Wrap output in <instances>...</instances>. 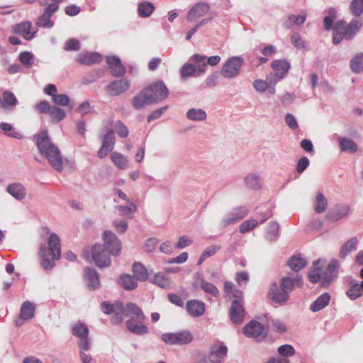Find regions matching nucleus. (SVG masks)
I'll list each match as a JSON object with an SVG mask.
<instances>
[{"instance_id": "13", "label": "nucleus", "mask_w": 363, "mask_h": 363, "mask_svg": "<svg viewBox=\"0 0 363 363\" xmlns=\"http://www.w3.org/2000/svg\"><path fill=\"white\" fill-rule=\"evenodd\" d=\"M227 354L228 348L225 345L213 344L210 347L208 358L211 363H221Z\"/></svg>"}, {"instance_id": "8", "label": "nucleus", "mask_w": 363, "mask_h": 363, "mask_svg": "<svg viewBox=\"0 0 363 363\" xmlns=\"http://www.w3.org/2000/svg\"><path fill=\"white\" fill-rule=\"evenodd\" d=\"M144 89L147 90V94L154 104L164 100L169 95L168 89L162 81L153 82L144 88Z\"/></svg>"}, {"instance_id": "36", "label": "nucleus", "mask_w": 363, "mask_h": 363, "mask_svg": "<svg viewBox=\"0 0 363 363\" xmlns=\"http://www.w3.org/2000/svg\"><path fill=\"white\" fill-rule=\"evenodd\" d=\"M133 272L137 280L145 281L148 277L147 269L140 263L135 262L133 265Z\"/></svg>"}, {"instance_id": "22", "label": "nucleus", "mask_w": 363, "mask_h": 363, "mask_svg": "<svg viewBox=\"0 0 363 363\" xmlns=\"http://www.w3.org/2000/svg\"><path fill=\"white\" fill-rule=\"evenodd\" d=\"M107 63L111 69V74L114 77H121L125 74V67L121 64L119 58L113 56L107 58Z\"/></svg>"}, {"instance_id": "59", "label": "nucleus", "mask_w": 363, "mask_h": 363, "mask_svg": "<svg viewBox=\"0 0 363 363\" xmlns=\"http://www.w3.org/2000/svg\"><path fill=\"white\" fill-rule=\"evenodd\" d=\"M51 16L49 13H47L44 11L43 15L38 19V25L41 27L45 28H51L53 25L52 22L50 21Z\"/></svg>"}, {"instance_id": "45", "label": "nucleus", "mask_w": 363, "mask_h": 363, "mask_svg": "<svg viewBox=\"0 0 363 363\" xmlns=\"http://www.w3.org/2000/svg\"><path fill=\"white\" fill-rule=\"evenodd\" d=\"M191 58L193 62L198 65V75L203 74L205 72L204 67L207 66L206 57L199 54H194Z\"/></svg>"}, {"instance_id": "27", "label": "nucleus", "mask_w": 363, "mask_h": 363, "mask_svg": "<svg viewBox=\"0 0 363 363\" xmlns=\"http://www.w3.org/2000/svg\"><path fill=\"white\" fill-rule=\"evenodd\" d=\"M272 68L275 72V77L281 79L288 72L290 65L286 60H276L271 64Z\"/></svg>"}, {"instance_id": "40", "label": "nucleus", "mask_w": 363, "mask_h": 363, "mask_svg": "<svg viewBox=\"0 0 363 363\" xmlns=\"http://www.w3.org/2000/svg\"><path fill=\"white\" fill-rule=\"evenodd\" d=\"M154 6L152 3L145 1L140 3L138 6V12L141 17H148L154 11Z\"/></svg>"}, {"instance_id": "43", "label": "nucleus", "mask_w": 363, "mask_h": 363, "mask_svg": "<svg viewBox=\"0 0 363 363\" xmlns=\"http://www.w3.org/2000/svg\"><path fill=\"white\" fill-rule=\"evenodd\" d=\"M328 206V201L322 193H318L315 198V211L318 213L324 212Z\"/></svg>"}, {"instance_id": "9", "label": "nucleus", "mask_w": 363, "mask_h": 363, "mask_svg": "<svg viewBox=\"0 0 363 363\" xmlns=\"http://www.w3.org/2000/svg\"><path fill=\"white\" fill-rule=\"evenodd\" d=\"M244 334L258 340L264 339L268 333L267 328L256 320H251L243 328Z\"/></svg>"}, {"instance_id": "58", "label": "nucleus", "mask_w": 363, "mask_h": 363, "mask_svg": "<svg viewBox=\"0 0 363 363\" xmlns=\"http://www.w3.org/2000/svg\"><path fill=\"white\" fill-rule=\"evenodd\" d=\"M196 71V67L193 64H185L181 69L182 77H188L194 74Z\"/></svg>"}, {"instance_id": "54", "label": "nucleus", "mask_w": 363, "mask_h": 363, "mask_svg": "<svg viewBox=\"0 0 363 363\" xmlns=\"http://www.w3.org/2000/svg\"><path fill=\"white\" fill-rule=\"evenodd\" d=\"M245 183L249 188L258 189L260 188V180L258 177L255 174H249L245 178Z\"/></svg>"}, {"instance_id": "24", "label": "nucleus", "mask_w": 363, "mask_h": 363, "mask_svg": "<svg viewBox=\"0 0 363 363\" xmlns=\"http://www.w3.org/2000/svg\"><path fill=\"white\" fill-rule=\"evenodd\" d=\"M267 81L256 79L253 83V86L256 91L259 92L268 91L269 94H274L275 93V84L277 83V80H274V82L272 80H269V77H267Z\"/></svg>"}, {"instance_id": "1", "label": "nucleus", "mask_w": 363, "mask_h": 363, "mask_svg": "<svg viewBox=\"0 0 363 363\" xmlns=\"http://www.w3.org/2000/svg\"><path fill=\"white\" fill-rule=\"evenodd\" d=\"M101 308L104 313L112 315L111 321L113 325H118L123 322L125 312L126 316L130 318H137L140 321H145L146 318L142 308L132 302L128 303L124 307L120 301H116L113 303L104 301L101 304Z\"/></svg>"}, {"instance_id": "56", "label": "nucleus", "mask_w": 363, "mask_h": 363, "mask_svg": "<svg viewBox=\"0 0 363 363\" xmlns=\"http://www.w3.org/2000/svg\"><path fill=\"white\" fill-rule=\"evenodd\" d=\"M201 289L206 293L211 294L213 296H218L219 291L215 285L206 281H202Z\"/></svg>"}, {"instance_id": "14", "label": "nucleus", "mask_w": 363, "mask_h": 363, "mask_svg": "<svg viewBox=\"0 0 363 363\" xmlns=\"http://www.w3.org/2000/svg\"><path fill=\"white\" fill-rule=\"evenodd\" d=\"M245 316L242 302L239 300H233L230 308V318L234 324H240Z\"/></svg>"}, {"instance_id": "37", "label": "nucleus", "mask_w": 363, "mask_h": 363, "mask_svg": "<svg viewBox=\"0 0 363 363\" xmlns=\"http://www.w3.org/2000/svg\"><path fill=\"white\" fill-rule=\"evenodd\" d=\"M121 285L126 290H133L138 286L136 279L129 274H124L120 277Z\"/></svg>"}, {"instance_id": "7", "label": "nucleus", "mask_w": 363, "mask_h": 363, "mask_svg": "<svg viewBox=\"0 0 363 363\" xmlns=\"http://www.w3.org/2000/svg\"><path fill=\"white\" fill-rule=\"evenodd\" d=\"M84 255L86 257H91L99 267H106L111 264V259L101 245H94L91 250H85Z\"/></svg>"}, {"instance_id": "39", "label": "nucleus", "mask_w": 363, "mask_h": 363, "mask_svg": "<svg viewBox=\"0 0 363 363\" xmlns=\"http://www.w3.org/2000/svg\"><path fill=\"white\" fill-rule=\"evenodd\" d=\"M357 238H352L348 240L342 247L340 256L341 258H345L352 250L356 248V245L357 244Z\"/></svg>"}, {"instance_id": "32", "label": "nucleus", "mask_w": 363, "mask_h": 363, "mask_svg": "<svg viewBox=\"0 0 363 363\" xmlns=\"http://www.w3.org/2000/svg\"><path fill=\"white\" fill-rule=\"evenodd\" d=\"M330 301V296L325 292L321 294L310 306V309L313 312L319 311L327 306Z\"/></svg>"}, {"instance_id": "41", "label": "nucleus", "mask_w": 363, "mask_h": 363, "mask_svg": "<svg viewBox=\"0 0 363 363\" xmlns=\"http://www.w3.org/2000/svg\"><path fill=\"white\" fill-rule=\"evenodd\" d=\"M127 203L130 204V206H118L116 209L120 212L121 216L131 218H133L132 214L137 211V206L130 200H127Z\"/></svg>"}, {"instance_id": "2", "label": "nucleus", "mask_w": 363, "mask_h": 363, "mask_svg": "<svg viewBox=\"0 0 363 363\" xmlns=\"http://www.w3.org/2000/svg\"><path fill=\"white\" fill-rule=\"evenodd\" d=\"M36 144L41 155L45 156L50 165L57 171L63 167L62 158L57 147L54 145L48 137L46 130L42 131L36 136Z\"/></svg>"}, {"instance_id": "20", "label": "nucleus", "mask_w": 363, "mask_h": 363, "mask_svg": "<svg viewBox=\"0 0 363 363\" xmlns=\"http://www.w3.org/2000/svg\"><path fill=\"white\" fill-rule=\"evenodd\" d=\"M152 104L154 103L152 101L149 95L147 94V90H145L144 89L141 90L138 94H136L132 100V105L136 110H139L146 105Z\"/></svg>"}, {"instance_id": "46", "label": "nucleus", "mask_w": 363, "mask_h": 363, "mask_svg": "<svg viewBox=\"0 0 363 363\" xmlns=\"http://www.w3.org/2000/svg\"><path fill=\"white\" fill-rule=\"evenodd\" d=\"M352 70L356 73L363 71V54L357 55L350 62Z\"/></svg>"}, {"instance_id": "4", "label": "nucleus", "mask_w": 363, "mask_h": 363, "mask_svg": "<svg viewBox=\"0 0 363 363\" xmlns=\"http://www.w3.org/2000/svg\"><path fill=\"white\" fill-rule=\"evenodd\" d=\"M323 266L320 259L316 260L313 262V267L309 272L308 278L313 283H317L318 281H322L323 286H328L337 277L338 261L333 259L328 264L324 272H321V267Z\"/></svg>"}, {"instance_id": "50", "label": "nucleus", "mask_w": 363, "mask_h": 363, "mask_svg": "<svg viewBox=\"0 0 363 363\" xmlns=\"http://www.w3.org/2000/svg\"><path fill=\"white\" fill-rule=\"evenodd\" d=\"M186 116L192 121H203L206 119V113L201 109L192 108L187 112Z\"/></svg>"}, {"instance_id": "35", "label": "nucleus", "mask_w": 363, "mask_h": 363, "mask_svg": "<svg viewBox=\"0 0 363 363\" xmlns=\"http://www.w3.org/2000/svg\"><path fill=\"white\" fill-rule=\"evenodd\" d=\"M306 261L300 255L293 256L289 261L288 265L294 272H298L306 266Z\"/></svg>"}, {"instance_id": "44", "label": "nucleus", "mask_w": 363, "mask_h": 363, "mask_svg": "<svg viewBox=\"0 0 363 363\" xmlns=\"http://www.w3.org/2000/svg\"><path fill=\"white\" fill-rule=\"evenodd\" d=\"M340 145L342 151L355 152L357 150V145L351 139L340 138Z\"/></svg>"}, {"instance_id": "61", "label": "nucleus", "mask_w": 363, "mask_h": 363, "mask_svg": "<svg viewBox=\"0 0 363 363\" xmlns=\"http://www.w3.org/2000/svg\"><path fill=\"white\" fill-rule=\"evenodd\" d=\"M153 282L162 288L166 287L169 284L168 279L162 273H158L155 275Z\"/></svg>"}, {"instance_id": "51", "label": "nucleus", "mask_w": 363, "mask_h": 363, "mask_svg": "<svg viewBox=\"0 0 363 363\" xmlns=\"http://www.w3.org/2000/svg\"><path fill=\"white\" fill-rule=\"evenodd\" d=\"M49 115L54 122H59L65 117V111L55 106H51Z\"/></svg>"}, {"instance_id": "30", "label": "nucleus", "mask_w": 363, "mask_h": 363, "mask_svg": "<svg viewBox=\"0 0 363 363\" xmlns=\"http://www.w3.org/2000/svg\"><path fill=\"white\" fill-rule=\"evenodd\" d=\"M224 292L229 298H235V300H239L240 302H242V292L235 288L231 281H225Z\"/></svg>"}, {"instance_id": "15", "label": "nucleus", "mask_w": 363, "mask_h": 363, "mask_svg": "<svg viewBox=\"0 0 363 363\" xmlns=\"http://www.w3.org/2000/svg\"><path fill=\"white\" fill-rule=\"evenodd\" d=\"M248 211L243 206H239L233 209L230 213L222 220V227L235 223L242 219L247 214Z\"/></svg>"}, {"instance_id": "19", "label": "nucleus", "mask_w": 363, "mask_h": 363, "mask_svg": "<svg viewBox=\"0 0 363 363\" xmlns=\"http://www.w3.org/2000/svg\"><path fill=\"white\" fill-rule=\"evenodd\" d=\"M130 83L128 80L122 79L111 83L106 88V92L110 96H117L128 90Z\"/></svg>"}, {"instance_id": "52", "label": "nucleus", "mask_w": 363, "mask_h": 363, "mask_svg": "<svg viewBox=\"0 0 363 363\" xmlns=\"http://www.w3.org/2000/svg\"><path fill=\"white\" fill-rule=\"evenodd\" d=\"M352 13L359 17L363 13V0H353L350 4Z\"/></svg>"}, {"instance_id": "12", "label": "nucleus", "mask_w": 363, "mask_h": 363, "mask_svg": "<svg viewBox=\"0 0 363 363\" xmlns=\"http://www.w3.org/2000/svg\"><path fill=\"white\" fill-rule=\"evenodd\" d=\"M104 242L108 253L112 255H118L121 252V243L117 236L111 231L104 233Z\"/></svg>"}, {"instance_id": "28", "label": "nucleus", "mask_w": 363, "mask_h": 363, "mask_svg": "<svg viewBox=\"0 0 363 363\" xmlns=\"http://www.w3.org/2000/svg\"><path fill=\"white\" fill-rule=\"evenodd\" d=\"M18 104V99L15 94L9 91L5 90L3 92L2 100H0V106L4 109L12 110L13 108Z\"/></svg>"}, {"instance_id": "31", "label": "nucleus", "mask_w": 363, "mask_h": 363, "mask_svg": "<svg viewBox=\"0 0 363 363\" xmlns=\"http://www.w3.org/2000/svg\"><path fill=\"white\" fill-rule=\"evenodd\" d=\"M35 306L30 301H24L21 308L19 318L23 320H28L35 315Z\"/></svg>"}, {"instance_id": "6", "label": "nucleus", "mask_w": 363, "mask_h": 363, "mask_svg": "<svg viewBox=\"0 0 363 363\" xmlns=\"http://www.w3.org/2000/svg\"><path fill=\"white\" fill-rule=\"evenodd\" d=\"M161 339L169 345H185L193 341V334L187 330L177 333H166L161 335Z\"/></svg>"}, {"instance_id": "55", "label": "nucleus", "mask_w": 363, "mask_h": 363, "mask_svg": "<svg viewBox=\"0 0 363 363\" xmlns=\"http://www.w3.org/2000/svg\"><path fill=\"white\" fill-rule=\"evenodd\" d=\"M80 48V43L75 38L69 39L64 45V50L66 51H78Z\"/></svg>"}, {"instance_id": "18", "label": "nucleus", "mask_w": 363, "mask_h": 363, "mask_svg": "<svg viewBox=\"0 0 363 363\" xmlns=\"http://www.w3.org/2000/svg\"><path fill=\"white\" fill-rule=\"evenodd\" d=\"M143 322L144 321H140L137 318H130L126 321L125 325L128 330L132 333L143 335L149 332L148 328Z\"/></svg>"}, {"instance_id": "3", "label": "nucleus", "mask_w": 363, "mask_h": 363, "mask_svg": "<svg viewBox=\"0 0 363 363\" xmlns=\"http://www.w3.org/2000/svg\"><path fill=\"white\" fill-rule=\"evenodd\" d=\"M48 247L42 245L39 251V257L42 267L45 269H51L55 261L61 257L60 239L55 233H51L48 240Z\"/></svg>"}, {"instance_id": "57", "label": "nucleus", "mask_w": 363, "mask_h": 363, "mask_svg": "<svg viewBox=\"0 0 363 363\" xmlns=\"http://www.w3.org/2000/svg\"><path fill=\"white\" fill-rule=\"evenodd\" d=\"M115 128L117 135L121 138H127L128 136V129L122 121H116L115 123Z\"/></svg>"}, {"instance_id": "60", "label": "nucleus", "mask_w": 363, "mask_h": 363, "mask_svg": "<svg viewBox=\"0 0 363 363\" xmlns=\"http://www.w3.org/2000/svg\"><path fill=\"white\" fill-rule=\"evenodd\" d=\"M279 354L282 357H289L294 354V348L290 345H284L278 348Z\"/></svg>"}, {"instance_id": "25", "label": "nucleus", "mask_w": 363, "mask_h": 363, "mask_svg": "<svg viewBox=\"0 0 363 363\" xmlns=\"http://www.w3.org/2000/svg\"><path fill=\"white\" fill-rule=\"evenodd\" d=\"M269 296L273 301L279 303L286 302L289 298V294L275 283L270 286Z\"/></svg>"}, {"instance_id": "64", "label": "nucleus", "mask_w": 363, "mask_h": 363, "mask_svg": "<svg viewBox=\"0 0 363 363\" xmlns=\"http://www.w3.org/2000/svg\"><path fill=\"white\" fill-rule=\"evenodd\" d=\"M272 330L277 333H283L286 332V327L285 324L279 320H272Z\"/></svg>"}, {"instance_id": "42", "label": "nucleus", "mask_w": 363, "mask_h": 363, "mask_svg": "<svg viewBox=\"0 0 363 363\" xmlns=\"http://www.w3.org/2000/svg\"><path fill=\"white\" fill-rule=\"evenodd\" d=\"M111 160L120 169L125 168L128 165L127 159L121 153L114 152L111 155Z\"/></svg>"}, {"instance_id": "34", "label": "nucleus", "mask_w": 363, "mask_h": 363, "mask_svg": "<svg viewBox=\"0 0 363 363\" xmlns=\"http://www.w3.org/2000/svg\"><path fill=\"white\" fill-rule=\"evenodd\" d=\"M7 191L17 199H22L26 196V189L23 186L19 183H16L8 186Z\"/></svg>"}, {"instance_id": "5", "label": "nucleus", "mask_w": 363, "mask_h": 363, "mask_svg": "<svg viewBox=\"0 0 363 363\" xmlns=\"http://www.w3.org/2000/svg\"><path fill=\"white\" fill-rule=\"evenodd\" d=\"M362 26V23L357 19L352 20L349 24L346 23L344 21H337L333 30V43L337 45L343 38L347 39L352 38L359 32Z\"/></svg>"}, {"instance_id": "17", "label": "nucleus", "mask_w": 363, "mask_h": 363, "mask_svg": "<svg viewBox=\"0 0 363 363\" xmlns=\"http://www.w3.org/2000/svg\"><path fill=\"white\" fill-rule=\"evenodd\" d=\"M102 57L96 52H82L75 57V61L81 65H91L101 62Z\"/></svg>"}, {"instance_id": "21", "label": "nucleus", "mask_w": 363, "mask_h": 363, "mask_svg": "<svg viewBox=\"0 0 363 363\" xmlns=\"http://www.w3.org/2000/svg\"><path fill=\"white\" fill-rule=\"evenodd\" d=\"M14 31L16 33L21 34L26 40H31L36 30L32 27V23L29 21L18 23L15 26Z\"/></svg>"}, {"instance_id": "29", "label": "nucleus", "mask_w": 363, "mask_h": 363, "mask_svg": "<svg viewBox=\"0 0 363 363\" xmlns=\"http://www.w3.org/2000/svg\"><path fill=\"white\" fill-rule=\"evenodd\" d=\"M272 216L271 213H266L263 216V218L260 220V221H258L256 219H251L244 221L240 226V232L241 233H245L250 230L254 229L256 228L258 224H262L264 221H266L267 219H269Z\"/></svg>"}, {"instance_id": "47", "label": "nucleus", "mask_w": 363, "mask_h": 363, "mask_svg": "<svg viewBox=\"0 0 363 363\" xmlns=\"http://www.w3.org/2000/svg\"><path fill=\"white\" fill-rule=\"evenodd\" d=\"M306 20V15L300 14L297 16L291 14L288 16L287 19L285 21V26L287 28L291 27L294 25H301L304 23Z\"/></svg>"}, {"instance_id": "63", "label": "nucleus", "mask_w": 363, "mask_h": 363, "mask_svg": "<svg viewBox=\"0 0 363 363\" xmlns=\"http://www.w3.org/2000/svg\"><path fill=\"white\" fill-rule=\"evenodd\" d=\"M336 13V11L334 9H330L329 10L330 16H325L324 18V27L326 30H330L332 28L334 19H335V14Z\"/></svg>"}, {"instance_id": "33", "label": "nucleus", "mask_w": 363, "mask_h": 363, "mask_svg": "<svg viewBox=\"0 0 363 363\" xmlns=\"http://www.w3.org/2000/svg\"><path fill=\"white\" fill-rule=\"evenodd\" d=\"M301 285L302 279L297 276L296 278L291 279L289 277H284L281 280V287L283 291H286L288 294L293 291L294 285Z\"/></svg>"}, {"instance_id": "23", "label": "nucleus", "mask_w": 363, "mask_h": 363, "mask_svg": "<svg viewBox=\"0 0 363 363\" xmlns=\"http://www.w3.org/2000/svg\"><path fill=\"white\" fill-rule=\"evenodd\" d=\"M186 310L191 316L199 317L205 312V305L201 301L191 300L186 303Z\"/></svg>"}, {"instance_id": "16", "label": "nucleus", "mask_w": 363, "mask_h": 363, "mask_svg": "<svg viewBox=\"0 0 363 363\" xmlns=\"http://www.w3.org/2000/svg\"><path fill=\"white\" fill-rule=\"evenodd\" d=\"M210 11V6L207 3L200 2L196 4L187 13L186 19L194 21L203 17Z\"/></svg>"}, {"instance_id": "10", "label": "nucleus", "mask_w": 363, "mask_h": 363, "mask_svg": "<svg viewBox=\"0 0 363 363\" xmlns=\"http://www.w3.org/2000/svg\"><path fill=\"white\" fill-rule=\"evenodd\" d=\"M243 63L240 57H232L225 62L221 69V74L224 77L232 78L236 77Z\"/></svg>"}, {"instance_id": "53", "label": "nucleus", "mask_w": 363, "mask_h": 363, "mask_svg": "<svg viewBox=\"0 0 363 363\" xmlns=\"http://www.w3.org/2000/svg\"><path fill=\"white\" fill-rule=\"evenodd\" d=\"M19 60L26 67H30L33 63V55L30 52H22L19 55Z\"/></svg>"}, {"instance_id": "48", "label": "nucleus", "mask_w": 363, "mask_h": 363, "mask_svg": "<svg viewBox=\"0 0 363 363\" xmlns=\"http://www.w3.org/2000/svg\"><path fill=\"white\" fill-rule=\"evenodd\" d=\"M115 145V136L114 133L112 130H110L106 133L104 137L102 146H104L108 150L111 152L113 150Z\"/></svg>"}, {"instance_id": "62", "label": "nucleus", "mask_w": 363, "mask_h": 363, "mask_svg": "<svg viewBox=\"0 0 363 363\" xmlns=\"http://www.w3.org/2000/svg\"><path fill=\"white\" fill-rule=\"evenodd\" d=\"M55 104L62 106H67L69 103V98L66 94H57L52 98Z\"/></svg>"}, {"instance_id": "49", "label": "nucleus", "mask_w": 363, "mask_h": 363, "mask_svg": "<svg viewBox=\"0 0 363 363\" xmlns=\"http://www.w3.org/2000/svg\"><path fill=\"white\" fill-rule=\"evenodd\" d=\"M362 289L360 284H352L347 291L346 294L351 300H355L362 294Z\"/></svg>"}, {"instance_id": "26", "label": "nucleus", "mask_w": 363, "mask_h": 363, "mask_svg": "<svg viewBox=\"0 0 363 363\" xmlns=\"http://www.w3.org/2000/svg\"><path fill=\"white\" fill-rule=\"evenodd\" d=\"M350 211V207L347 205H338L328 213V218L332 221H337L346 217Z\"/></svg>"}, {"instance_id": "11", "label": "nucleus", "mask_w": 363, "mask_h": 363, "mask_svg": "<svg viewBox=\"0 0 363 363\" xmlns=\"http://www.w3.org/2000/svg\"><path fill=\"white\" fill-rule=\"evenodd\" d=\"M72 334L79 338V346L83 351H87L90 348L89 341L87 339L89 329L87 326L81 322H78L72 327Z\"/></svg>"}, {"instance_id": "38", "label": "nucleus", "mask_w": 363, "mask_h": 363, "mask_svg": "<svg viewBox=\"0 0 363 363\" xmlns=\"http://www.w3.org/2000/svg\"><path fill=\"white\" fill-rule=\"evenodd\" d=\"M87 284L92 289H96L99 286V279L97 272L94 269H88L86 272Z\"/></svg>"}]
</instances>
